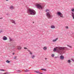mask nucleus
I'll return each mask as SVG.
<instances>
[{"instance_id":"obj_1","label":"nucleus","mask_w":74,"mask_h":74,"mask_svg":"<svg viewBox=\"0 0 74 74\" xmlns=\"http://www.w3.org/2000/svg\"><path fill=\"white\" fill-rule=\"evenodd\" d=\"M69 48L66 47H59L57 49L56 48H54L53 50L54 52L57 51L58 53L60 54H62L64 52V50H68Z\"/></svg>"},{"instance_id":"obj_2","label":"nucleus","mask_w":74,"mask_h":74,"mask_svg":"<svg viewBox=\"0 0 74 74\" xmlns=\"http://www.w3.org/2000/svg\"><path fill=\"white\" fill-rule=\"evenodd\" d=\"M27 12L28 14H29L30 15H36V11L33 9L29 8L27 10Z\"/></svg>"},{"instance_id":"obj_3","label":"nucleus","mask_w":74,"mask_h":74,"mask_svg":"<svg viewBox=\"0 0 74 74\" xmlns=\"http://www.w3.org/2000/svg\"><path fill=\"white\" fill-rule=\"evenodd\" d=\"M36 6L37 8H38V9H43L44 8V6L43 5H41L39 4H37L36 5Z\"/></svg>"},{"instance_id":"obj_4","label":"nucleus","mask_w":74,"mask_h":74,"mask_svg":"<svg viewBox=\"0 0 74 74\" xmlns=\"http://www.w3.org/2000/svg\"><path fill=\"white\" fill-rule=\"evenodd\" d=\"M51 12H47L46 14V15L47 18L49 19H51L52 18V16L51 15Z\"/></svg>"},{"instance_id":"obj_5","label":"nucleus","mask_w":74,"mask_h":74,"mask_svg":"<svg viewBox=\"0 0 74 74\" xmlns=\"http://www.w3.org/2000/svg\"><path fill=\"white\" fill-rule=\"evenodd\" d=\"M57 15L60 16V17H61V18H64L63 16V15L61 12H57Z\"/></svg>"},{"instance_id":"obj_6","label":"nucleus","mask_w":74,"mask_h":74,"mask_svg":"<svg viewBox=\"0 0 74 74\" xmlns=\"http://www.w3.org/2000/svg\"><path fill=\"white\" fill-rule=\"evenodd\" d=\"M64 56H63V55H61L60 56V59H61V60H63V59H64Z\"/></svg>"},{"instance_id":"obj_7","label":"nucleus","mask_w":74,"mask_h":74,"mask_svg":"<svg viewBox=\"0 0 74 74\" xmlns=\"http://www.w3.org/2000/svg\"><path fill=\"white\" fill-rule=\"evenodd\" d=\"M10 21L11 22L13 23H14V24H15V25L16 24V23H15V21L13 20H11Z\"/></svg>"},{"instance_id":"obj_8","label":"nucleus","mask_w":74,"mask_h":74,"mask_svg":"<svg viewBox=\"0 0 74 74\" xmlns=\"http://www.w3.org/2000/svg\"><path fill=\"white\" fill-rule=\"evenodd\" d=\"M3 40H7V38L5 36H3Z\"/></svg>"},{"instance_id":"obj_9","label":"nucleus","mask_w":74,"mask_h":74,"mask_svg":"<svg viewBox=\"0 0 74 74\" xmlns=\"http://www.w3.org/2000/svg\"><path fill=\"white\" fill-rule=\"evenodd\" d=\"M35 73H36L38 74H42V73H40V72L38 71H35Z\"/></svg>"},{"instance_id":"obj_10","label":"nucleus","mask_w":74,"mask_h":74,"mask_svg":"<svg viewBox=\"0 0 74 74\" xmlns=\"http://www.w3.org/2000/svg\"><path fill=\"white\" fill-rule=\"evenodd\" d=\"M72 14V16L73 18V19H74V13L73 12H72L71 13Z\"/></svg>"},{"instance_id":"obj_11","label":"nucleus","mask_w":74,"mask_h":74,"mask_svg":"<svg viewBox=\"0 0 74 74\" xmlns=\"http://www.w3.org/2000/svg\"><path fill=\"white\" fill-rule=\"evenodd\" d=\"M22 49V47H21L20 46H18V50H19V49Z\"/></svg>"},{"instance_id":"obj_12","label":"nucleus","mask_w":74,"mask_h":74,"mask_svg":"<svg viewBox=\"0 0 74 74\" xmlns=\"http://www.w3.org/2000/svg\"><path fill=\"white\" fill-rule=\"evenodd\" d=\"M10 10H13L14 9V7L12 6H11L10 7Z\"/></svg>"},{"instance_id":"obj_13","label":"nucleus","mask_w":74,"mask_h":74,"mask_svg":"<svg viewBox=\"0 0 74 74\" xmlns=\"http://www.w3.org/2000/svg\"><path fill=\"white\" fill-rule=\"evenodd\" d=\"M58 39V38H56L55 39L53 40V42H55V41H56Z\"/></svg>"},{"instance_id":"obj_14","label":"nucleus","mask_w":74,"mask_h":74,"mask_svg":"<svg viewBox=\"0 0 74 74\" xmlns=\"http://www.w3.org/2000/svg\"><path fill=\"white\" fill-rule=\"evenodd\" d=\"M51 29H54L55 28V27L54 25H51Z\"/></svg>"},{"instance_id":"obj_15","label":"nucleus","mask_w":74,"mask_h":74,"mask_svg":"<svg viewBox=\"0 0 74 74\" xmlns=\"http://www.w3.org/2000/svg\"><path fill=\"white\" fill-rule=\"evenodd\" d=\"M43 49L45 50H47V48L46 47H44V48H43Z\"/></svg>"},{"instance_id":"obj_16","label":"nucleus","mask_w":74,"mask_h":74,"mask_svg":"<svg viewBox=\"0 0 74 74\" xmlns=\"http://www.w3.org/2000/svg\"><path fill=\"white\" fill-rule=\"evenodd\" d=\"M9 40H10V41H13V39H12L11 38H9Z\"/></svg>"},{"instance_id":"obj_17","label":"nucleus","mask_w":74,"mask_h":74,"mask_svg":"<svg viewBox=\"0 0 74 74\" xmlns=\"http://www.w3.org/2000/svg\"><path fill=\"white\" fill-rule=\"evenodd\" d=\"M31 56L32 59H34V58H35V56L33 55L32 56Z\"/></svg>"},{"instance_id":"obj_18","label":"nucleus","mask_w":74,"mask_h":74,"mask_svg":"<svg viewBox=\"0 0 74 74\" xmlns=\"http://www.w3.org/2000/svg\"><path fill=\"white\" fill-rule=\"evenodd\" d=\"M67 62L69 63H71V60H68Z\"/></svg>"},{"instance_id":"obj_19","label":"nucleus","mask_w":74,"mask_h":74,"mask_svg":"<svg viewBox=\"0 0 74 74\" xmlns=\"http://www.w3.org/2000/svg\"><path fill=\"white\" fill-rule=\"evenodd\" d=\"M6 62V63H10V61L8 60H7Z\"/></svg>"},{"instance_id":"obj_20","label":"nucleus","mask_w":74,"mask_h":74,"mask_svg":"<svg viewBox=\"0 0 74 74\" xmlns=\"http://www.w3.org/2000/svg\"><path fill=\"white\" fill-rule=\"evenodd\" d=\"M28 51L30 53V55H32V54H33V53H32L31 51H30V50H28Z\"/></svg>"},{"instance_id":"obj_21","label":"nucleus","mask_w":74,"mask_h":74,"mask_svg":"<svg viewBox=\"0 0 74 74\" xmlns=\"http://www.w3.org/2000/svg\"><path fill=\"white\" fill-rule=\"evenodd\" d=\"M41 70H43V71H47V70L45 69H41Z\"/></svg>"},{"instance_id":"obj_22","label":"nucleus","mask_w":74,"mask_h":74,"mask_svg":"<svg viewBox=\"0 0 74 74\" xmlns=\"http://www.w3.org/2000/svg\"><path fill=\"white\" fill-rule=\"evenodd\" d=\"M67 47H69V48H72V47H71V46L69 45H67Z\"/></svg>"},{"instance_id":"obj_23","label":"nucleus","mask_w":74,"mask_h":74,"mask_svg":"<svg viewBox=\"0 0 74 74\" xmlns=\"http://www.w3.org/2000/svg\"><path fill=\"white\" fill-rule=\"evenodd\" d=\"M15 47L13 46L12 47V49H15Z\"/></svg>"},{"instance_id":"obj_24","label":"nucleus","mask_w":74,"mask_h":74,"mask_svg":"<svg viewBox=\"0 0 74 74\" xmlns=\"http://www.w3.org/2000/svg\"><path fill=\"white\" fill-rule=\"evenodd\" d=\"M29 70L27 69L25 71V72H29Z\"/></svg>"},{"instance_id":"obj_25","label":"nucleus","mask_w":74,"mask_h":74,"mask_svg":"<svg viewBox=\"0 0 74 74\" xmlns=\"http://www.w3.org/2000/svg\"><path fill=\"white\" fill-rule=\"evenodd\" d=\"M71 11L72 12H74V9L72 8L71 9Z\"/></svg>"},{"instance_id":"obj_26","label":"nucleus","mask_w":74,"mask_h":74,"mask_svg":"<svg viewBox=\"0 0 74 74\" xmlns=\"http://www.w3.org/2000/svg\"><path fill=\"white\" fill-rule=\"evenodd\" d=\"M55 56V55L53 54H52L51 55V56L52 58H53V57H54V56Z\"/></svg>"},{"instance_id":"obj_27","label":"nucleus","mask_w":74,"mask_h":74,"mask_svg":"<svg viewBox=\"0 0 74 74\" xmlns=\"http://www.w3.org/2000/svg\"><path fill=\"white\" fill-rule=\"evenodd\" d=\"M22 71H21L20 70H18V71H17V72L18 73H21V72Z\"/></svg>"},{"instance_id":"obj_28","label":"nucleus","mask_w":74,"mask_h":74,"mask_svg":"<svg viewBox=\"0 0 74 74\" xmlns=\"http://www.w3.org/2000/svg\"><path fill=\"white\" fill-rule=\"evenodd\" d=\"M49 11V10H48V9H47L46 10V12H47V11Z\"/></svg>"},{"instance_id":"obj_29","label":"nucleus","mask_w":74,"mask_h":74,"mask_svg":"<svg viewBox=\"0 0 74 74\" xmlns=\"http://www.w3.org/2000/svg\"><path fill=\"white\" fill-rule=\"evenodd\" d=\"M0 71H5V70H3V69H0Z\"/></svg>"},{"instance_id":"obj_30","label":"nucleus","mask_w":74,"mask_h":74,"mask_svg":"<svg viewBox=\"0 0 74 74\" xmlns=\"http://www.w3.org/2000/svg\"><path fill=\"white\" fill-rule=\"evenodd\" d=\"M66 29H69V27L68 26H66Z\"/></svg>"},{"instance_id":"obj_31","label":"nucleus","mask_w":74,"mask_h":74,"mask_svg":"<svg viewBox=\"0 0 74 74\" xmlns=\"http://www.w3.org/2000/svg\"><path fill=\"white\" fill-rule=\"evenodd\" d=\"M24 49H27V48L26 47H24Z\"/></svg>"},{"instance_id":"obj_32","label":"nucleus","mask_w":74,"mask_h":74,"mask_svg":"<svg viewBox=\"0 0 74 74\" xmlns=\"http://www.w3.org/2000/svg\"><path fill=\"white\" fill-rule=\"evenodd\" d=\"M16 56L14 57V59H16Z\"/></svg>"},{"instance_id":"obj_33","label":"nucleus","mask_w":74,"mask_h":74,"mask_svg":"<svg viewBox=\"0 0 74 74\" xmlns=\"http://www.w3.org/2000/svg\"><path fill=\"white\" fill-rule=\"evenodd\" d=\"M3 32L2 31H0V33H2Z\"/></svg>"},{"instance_id":"obj_34","label":"nucleus","mask_w":74,"mask_h":74,"mask_svg":"<svg viewBox=\"0 0 74 74\" xmlns=\"http://www.w3.org/2000/svg\"><path fill=\"white\" fill-rule=\"evenodd\" d=\"M71 60L73 62H74V59H71Z\"/></svg>"},{"instance_id":"obj_35","label":"nucleus","mask_w":74,"mask_h":74,"mask_svg":"<svg viewBox=\"0 0 74 74\" xmlns=\"http://www.w3.org/2000/svg\"><path fill=\"white\" fill-rule=\"evenodd\" d=\"M5 74H8V72H6L5 73Z\"/></svg>"},{"instance_id":"obj_36","label":"nucleus","mask_w":74,"mask_h":74,"mask_svg":"<svg viewBox=\"0 0 74 74\" xmlns=\"http://www.w3.org/2000/svg\"><path fill=\"white\" fill-rule=\"evenodd\" d=\"M14 54H15V53H12V55H14Z\"/></svg>"},{"instance_id":"obj_37","label":"nucleus","mask_w":74,"mask_h":74,"mask_svg":"<svg viewBox=\"0 0 74 74\" xmlns=\"http://www.w3.org/2000/svg\"><path fill=\"white\" fill-rule=\"evenodd\" d=\"M8 13H7V14H6V15H8Z\"/></svg>"},{"instance_id":"obj_38","label":"nucleus","mask_w":74,"mask_h":74,"mask_svg":"<svg viewBox=\"0 0 74 74\" xmlns=\"http://www.w3.org/2000/svg\"><path fill=\"white\" fill-rule=\"evenodd\" d=\"M3 17H1V18H0V19H3Z\"/></svg>"},{"instance_id":"obj_39","label":"nucleus","mask_w":74,"mask_h":74,"mask_svg":"<svg viewBox=\"0 0 74 74\" xmlns=\"http://www.w3.org/2000/svg\"><path fill=\"white\" fill-rule=\"evenodd\" d=\"M58 58V57H55V58Z\"/></svg>"},{"instance_id":"obj_40","label":"nucleus","mask_w":74,"mask_h":74,"mask_svg":"<svg viewBox=\"0 0 74 74\" xmlns=\"http://www.w3.org/2000/svg\"><path fill=\"white\" fill-rule=\"evenodd\" d=\"M47 58H45V60H47Z\"/></svg>"},{"instance_id":"obj_41","label":"nucleus","mask_w":74,"mask_h":74,"mask_svg":"<svg viewBox=\"0 0 74 74\" xmlns=\"http://www.w3.org/2000/svg\"><path fill=\"white\" fill-rule=\"evenodd\" d=\"M8 0H6V1H8Z\"/></svg>"},{"instance_id":"obj_42","label":"nucleus","mask_w":74,"mask_h":74,"mask_svg":"<svg viewBox=\"0 0 74 74\" xmlns=\"http://www.w3.org/2000/svg\"><path fill=\"white\" fill-rule=\"evenodd\" d=\"M33 23H34V22H33Z\"/></svg>"}]
</instances>
